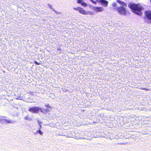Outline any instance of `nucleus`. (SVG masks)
Segmentation results:
<instances>
[{
    "label": "nucleus",
    "instance_id": "9d476101",
    "mask_svg": "<svg viewBox=\"0 0 151 151\" xmlns=\"http://www.w3.org/2000/svg\"><path fill=\"white\" fill-rule=\"evenodd\" d=\"M48 6L49 7L50 9H52L53 11H54L55 12H56V11L53 9L52 6L50 4H48Z\"/></svg>",
    "mask_w": 151,
    "mask_h": 151
},
{
    "label": "nucleus",
    "instance_id": "aec40b11",
    "mask_svg": "<svg viewBox=\"0 0 151 151\" xmlns=\"http://www.w3.org/2000/svg\"><path fill=\"white\" fill-rule=\"evenodd\" d=\"M35 63L37 64V65H40V63H38V62H37V61H35Z\"/></svg>",
    "mask_w": 151,
    "mask_h": 151
},
{
    "label": "nucleus",
    "instance_id": "4be33fe9",
    "mask_svg": "<svg viewBox=\"0 0 151 151\" xmlns=\"http://www.w3.org/2000/svg\"><path fill=\"white\" fill-rule=\"evenodd\" d=\"M78 139H86V138L84 137H80L79 138H78Z\"/></svg>",
    "mask_w": 151,
    "mask_h": 151
},
{
    "label": "nucleus",
    "instance_id": "b1692460",
    "mask_svg": "<svg viewBox=\"0 0 151 151\" xmlns=\"http://www.w3.org/2000/svg\"><path fill=\"white\" fill-rule=\"evenodd\" d=\"M37 132H36V133H35V134H37Z\"/></svg>",
    "mask_w": 151,
    "mask_h": 151
},
{
    "label": "nucleus",
    "instance_id": "423d86ee",
    "mask_svg": "<svg viewBox=\"0 0 151 151\" xmlns=\"http://www.w3.org/2000/svg\"><path fill=\"white\" fill-rule=\"evenodd\" d=\"M79 12L80 13L83 14L87 15L91 14V13L90 12H87L85 11L83 8L81 7H80Z\"/></svg>",
    "mask_w": 151,
    "mask_h": 151
},
{
    "label": "nucleus",
    "instance_id": "a211bd4d",
    "mask_svg": "<svg viewBox=\"0 0 151 151\" xmlns=\"http://www.w3.org/2000/svg\"><path fill=\"white\" fill-rule=\"evenodd\" d=\"M45 106L46 107H48L49 108H52V107L51 106H50V105L49 104H47V105H45Z\"/></svg>",
    "mask_w": 151,
    "mask_h": 151
},
{
    "label": "nucleus",
    "instance_id": "6e6552de",
    "mask_svg": "<svg viewBox=\"0 0 151 151\" xmlns=\"http://www.w3.org/2000/svg\"><path fill=\"white\" fill-rule=\"evenodd\" d=\"M4 122L8 123H14V121L8 119H5L4 120Z\"/></svg>",
    "mask_w": 151,
    "mask_h": 151
},
{
    "label": "nucleus",
    "instance_id": "dca6fc26",
    "mask_svg": "<svg viewBox=\"0 0 151 151\" xmlns=\"http://www.w3.org/2000/svg\"><path fill=\"white\" fill-rule=\"evenodd\" d=\"M83 2V1L82 0H78L77 3L79 4H81Z\"/></svg>",
    "mask_w": 151,
    "mask_h": 151
},
{
    "label": "nucleus",
    "instance_id": "5701e85b",
    "mask_svg": "<svg viewBox=\"0 0 151 151\" xmlns=\"http://www.w3.org/2000/svg\"><path fill=\"white\" fill-rule=\"evenodd\" d=\"M141 89H145V90H148V89H147L146 88H141Z\"/></svg>",
    "mask_w": 151,
    "mask_h": 151
},
{
    "label": "nucleus",
    "instance_id": "f3484780",
    "mask_svg": "<svg viewBox=\"0 0 151 151\" xmlns=\"http://www.w3.org/2000/svg\"><path fill=\"white\" fill-rule=\"evenodd\" d=\"M5 119H4V118H0L1 122L2 121V122H5L4 120H5Z\"/></svg>",
    "mask_w": 151,
    "mask_h": 151
},
{
    "label": "nucleus",
    "instance_id": "2eb2a0df",
    "mask_svg": "<svg viewBox=\"0 0 151 151\" xmlns=\"http://www.w3.org/2000/svg\"><path fill=\"white\" fill-rule=\"evenodd\" d=\"M80 7H78L76 8H74L73 9L76 10V11H79V9H80Z\"/></svg>",
    "mask_w": 151,
    "mask_h": 151
},
{
    "label": "nucleus",
    "instance_id": "20e7f679",
    "mask_svg": "<svg viewBox=\"0 0 151 151\" xmlns=\"http://www.w3.org/2000/svg\"><path fill=\"white\" fill-rule=\"evenodd\" d=\"M93 10L96 12H101L104 10V9L101 7H93Z\"/></svg>",
    "mask_w": 151,
    "mask_h": 151
},
{
    "label": "nucleus",
    "instance_id": "f03ea898",
    "mask_svg": "<svg viewBox=\"0 0 151 151\" xmlns=\"http://www.w3.org/2000/svg\"><path fill=\"white\" fill-rule=\"evenodd\" d=\"M117 2L123 6H120L117 8V10L121 14L124 15L126 14V10L124 7L127 6L126 4L123 1L120 0H117Z\"/></svg>",
    "mask_w": 151,
    "mask_h": 151
},
{
    "label": "nucleus",
    "instance_id": "1a4fd4ad",
    "mask_svg": "<svg viewBox=\"0 0 151 151\" xmlns=\"http://www.w3.org/2000/svg\"><path fill=\"white\" fill-rule=\"evenodd\" d=\"M81 5L82 6L86 7L87 6V4L86 3L83 1L81 4Z\"/></svg>",
    "mask_w": 151,
    "mask_h": 151
},
{
    "label": "nucleus",
    "instance_id": "393cba45",
    "mask_svg": "<svg viewBox=\"0 0 151 151\" xmlns=\"http://www.w3.org/2000/svg\"><path fill=\"white\" fill-rule=\"evenodd\" d=\"M150 2H151V0H150Z\"/></svg>",
    "mask_w": 151,
    "mask_h": 151
},
{
    "label": "nucleus",
    "instance_id": "f257e3e1",
    "mask_svg": "<svg viewBox=\"0 0 151 151\" xmlns=\"http://www.w3.org/2000/svg\"><path fill=\"white\" fill-rule=\"evenodd\" d=\"M129 6L132 10L134 13L139 15L142 14L141 10L142 8L141 5L132 3L129 4Z\"/></svg>",
    "mask_w": 151,
    "mask_h": 151
},
{
    "label": "nucleus",
    "instance_id": "7ed1b4c3",
    "mask_svg": "<svg viewBox=\"0 0 151 151\" xmlns=\"http://www.w3.org/2000/svg\"><path fill=\"white\" fill-rule=\"evenodd\" d=\"M40 109V107L37 106L30 107L29 109V111L31 113H38Z\"/></svg>",
    "mask_w": 151,
    "mask_h": 151
},
{
    "label": "nucleus",
    "instance_id": "0eeeda50",
    "mask_svg": "<svg viewBox=\"0 0 151 151\" xmlns=\"http://www.w3.org/2000/svg\"><path fill=\"white\" fill-rule=\"evenodd\" d=\"M145 15L146 18L149 20L151 19V11H147L145 12Z\"/></svg>",
    "mask_w": 151,
    "mask_h": 151
},
{
    "label": "nucleus",
    "instance_id": "ddd939ff",
    "mask_svg": "<svg viewBox=\"0 0 151 151\" xmlns=\"http://www.w3.org/2000/svg\"><path fill=\"white\" fill-rule=\"evenodd\" d=\"M46 109V112H49L50 111H51L52 109V108H49L48 109Z\"/></svg>",
    "mask_w": 151,
    "mask_h": 151
},
{
    "label": "nucleus",
    "instance_id": "f8f14e48",
    "mask_svg": "<svg viewBox=\"0 0 151 151\" xmlns=\"http://www.w3.org/2000/svg\"><path fill=\"white\" fill-rule=\"evenodd\" d=\"M37 133H39L41 135H42L43 134V133L41 132V131L40 130H38L37 131Z\"/></svg>",
    "mask_w": 151,
    "mask_h": 151
},
{
    "label": "nucleus",
    "instance_id": "4468645a",
    "mask_svg": "<svg viewBox=\"0 0 151 151\" xmlns=\"http://www.w3.org/2000/svg\"><path fill=\"white\" fill-rule=\"evenodd\" d=\"M24 119L25 120H29L30 119V118L28 116H26L24 118Z\"/></svg>",
    "mask_w": 151,
    "mask_h": 151
},
{
    "label": "nucleus",
    "instance_id": "412c9836",
    "mask_svg": "<svg viewBox=\"0 0 151 151\" xmlns=\"http://www.w3.org/2000/svg\"><path fill=\"white\" fill-rule=\"evenodd\" d=\"M113 6L114 7H116V4H115V3H114V4H113Z\"/></svg>",
    "mask_w": 151,
    "mask_h": 151
},
{
    "label": "nucleus",
    "instance_id": "9b49d317",
    "mask_svg": "<svg viewBox=\"0 0 151 151\" xmlns=\"http://www.w3.org/2000/svg\"><path fill=\"white\" fill-rule=\"evenodd\" d=\"M46 109H42V108H41L40 107V111L42 112H46Z\"/></svg>",
    "mask_w": 151,
    "mask_h": 151
},
{
    "label": "nucleus",
    "instance_id": "6ab92c4d",
    "mask_svg": "<svg viewBox=\"0 0 151 151\" xmlns=\"http://www.w3.org/2000/svg\"><path fill=\"white\" fill-rule=\"evenodd\" d=\"M90 1L94 4H96V1H94L93 0H90Z\"/></svg>",
    "mask_w": 151,
    "mask_h": 151
},
{
    "label": "nucleus",
    "instance_id": "39448f33",
    "mask_svg": "<svg viewBox=\"0 0 151 151\" xmlns=\"http://www.w3.org/2000/svg\"><path fill=\"white\" fill-rule=\"evenodd\" d=\"M98 2H100L103 6L106 7L108 6V2L105 0H96Z\"/></svg>",
    "mask_w": 151,
    "mask_h": 151
}]
</instances>
